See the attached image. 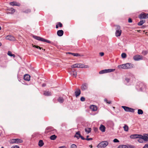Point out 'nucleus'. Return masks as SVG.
<instances>
[{"label": "nucleus", "mask_w": 148, "mask_h": 148, "mask_svg": "<svg viewBox=\"0 0 148 148\" xmlns=\"http://www.w3.org/2000/svg\"><path fill=\"white\" fill-rule=\"evenodd\" d=\"M89 137V136H86V138H84L81 135L80 132L79 131L76 132L75 136V137H76L78 139L80 138L82 140H92V138H88V137Z\"/></svg>", "instance_id": "1"}, {"label": "nucleus", "mask_w": 148, "mask_h": 148, "mask_svg": "<svg viewBox=\"0 0 148 148\" xmlns=\"http://www.w3.org/2000/svg\"><path fill=\"white\" fill-rule=\"evenodd\" d=\"M119 68H122L124 69H129L132 67V64L130 63H127L118 66Z\"/></svg>", "instance_id": "2"}, {"label": "nucleus", "mask_w": 148, "mask_h": 148, "mask_svg": "<svg viewBox=\"0 0 148 148\" xmlns=\"http://www.w3.org/2000/svg\"><path fill=\"white\" fill-rule=\"evenodd\" d=\"M72 68H89V66L88 65H84V64L81 63H76L73 64L71 66Z\"/></svg>", "instance_id": "3"}, {"label": "nucleus", "mask_w": 148, "mask_h": 148, "mask_svg": "<svg viewBox=\"0 0 148 148\" xmlns=\"http://www.w3.org/2000/svg\"><path fill=\"white\" fill-rule=\"evenodd\" d=\"M33 37L36 40H40L41 41L45 42L48 43H51V42L48 40L44 39L42 38H41L39 36H33Z\"/></svg>", "instance_id": "4"}, {"label": "nucleus", "mask_w": 148, "mask_h": 148, "mask_svg": "<svg viewBox=\"0 0 148 148\" xmlns=\"http://www.w3.org/2000/svg\"><path fill=\"white\" fill-rule=\"evenodd\" d=\"M108 144V142L107 141H102L97 145V147L98 148H104Z\"/></svg>", "instance_id": "5"}, {"label": "nucleus", "mask_w": 148, "mask_h": 148, "mask_svg": "<svg viewBox=\"0 0 148 148\" xmlns=\"http://www.w3.org/2000/svg\"><path fill=\"white\" fill-rule=\"evenodd\" d=\"M116 31L115 32V35L117 37L119 36H121L122 33V30L121 29L120 26L116 25Z\"/></svg>", "instance_id": "6"}, {"label": "nucleus", "mask_w": 148, "mask_h": 148, "mask_svg": "<svg viewBox=\"0 0 148 148\" xmlns=\"http://www.w3.org/2000/svg\"><path fill=\"white\" fill-rule=\"evenodd\" d=\"M114 69H107L103 70L100 71L99 73V74H102L105 73H110L113 72L115 71Z\"/></svg>", "instance_id": "7"}, {"label": "nucleus", "mask_w": 148, "mask_h": 148, "mask_svg": "<svg viewBox=\"0 0 148 148\" xmlns=\"http://www.w3.org/2000/svg\"><path fill=\"white\" fill-rule=\"evenodd\" d=\"M122 108L126 112H134L135 110L134 109L127 106H122Z\"/></svg>", "instance_id": "8"}, {"label": "nucleus", "mask_w": 148, "mask_h": 148, "mask_svg": "<svg viewBox=\"0 0 148 148\" xmlns=\"http://www.w3.org/2000/svg\"><path fill=\"white\" fill-rule=\"evenodd\" d=\"M133 59L135 61H138L142 60L143 59V56L141 55H137L133 57Z\"/></svg>", "instance_id": "9"}, {"label": "nucleus", "mask_w": 148, "mask_h": 148, "mask_svg": "<svg viewBox=\"0 0 148 148\" xmlns=\"http://www.w3.org/2000/svg\"><path fill=\"white\" fill-rule=\"evenodd\" d=\"M142 135L140 134H133L130 136V137L131 138L135 139L137 138H140L142 137Z\"/></svg>", "instance_id": "10"}, {"label": "nucleus", "mask_w": 148, "mask_h": 148, "mask_svg": "<svg viewBox=\"0 0 148 148\" xmlns=\"http://www.w3.org/2000/svg\"><path fill=\"white\" fill-rule=\"evenodd\" d=\"M139 18L140 19H146L148 18V13L141 14L139 16Z\"/></svg>", "instance_id": "11"}, {"label": "nucleus", "mask_w": 148, "mask_h": 148, "mask_svg": "<svg viewBox=\"0 0 148 148\" xmlns=\"http://www.w3.org/2000/svg\"><path fill=\"white\" fill-rule=\"evenodd\" d=\"M142 136V137L140 138L143 139L145 141H148V134H144Z\"/></svg>", "instance_id": "12"}, {"label": "nucleus", "mask_w": 148, "mask_h": 148, "mask_svg": "<svg viewBox=\"0 0 148 148\" xmlns=\"http://www.w3.org/2000/svg\"><path fill=\"white\" fill-rule=\"evenodd\" d=\"M6 39L11 41H14L15 40V38L14 37L12 36H7L6 37Z\"/></svg>", "instance_id": "13"}, {"label": "nucleus", "mask_w": 148, "mask_h": 148, "mask_svg": "<svg viewBox=\"0 0 148 148\" xmlns=\"http://www.w3.org/2000/svg\"><path fill=\"white\" fill-rule=\"evenodd\" d=\"M10 5L12 6H19L20 5V4L19 3L14 1L10 2Z\"/></svg>", "instance_id": "14"}, {"label": "nucleus", "mask_w": 148, "mask_h": 148, "mask_svg": "<svg viewBox=\"0 0 148 148\" xmlns=\"http://www.w3.org/2000/svg\"><path fill=\"white\" fill-rule=\"evenodd\" d=\"M81 93V91L80 89L77 88L76 89L75 94L76 97L78 96Z\"/></svg>", "instance_id": "15"}, {"label": "nucleus", "mask_w": 148, "mask_h": 148, "mask_svg": "<svg viewBox=\"0 0 148 148\" xmlns=\"http://www.w3.org/2000/svg\"><path fill=\"white\" fill-rule=\"evenodd\" d=\"M24 79L25 80L29 81L30 80V76L27 74H25L24 76Z\"/></svg>", "instance_id": "16"}, {"label": "nucleus", "mask_w": 148, "mask_h": 148, "mask_svg": "<svg viewBox=\"0 0 148 148\" xmlns=\"http://www.w3.org/2000/svg\"><path fill=\"white\" fill-rule=\"evenodd\" d=\"M64 34V32L62 30H59L57 31V34L58 36H62Z\"/></svg>", "instance_id": "17"}, {"label": "nucleus", "mask_w": 148, "mask_h": 148, "mask_svg": "<svg viewBox=\"0 0 148 148\" xmlns=\"http://www.w3.org/2000/svg\"><path fill=\"white\" fill-rule=\"evenodd\" d=\"M99 130L102 132H104L105 131L106 127L105 126L102 125H101L99 127Z\"/></svg>", "instance_id": "18"}, {"label": "nucleus", "mask_w": 148, "mask_h": 148, "mask_svg": "<svg viewBox=\"0 0 148 148\" xmlns=\"http://www.w3.org/2000/svg\"><path fill=\"white\" fill-rule=\"evenodd\" d=\"M81 88L82 90L86 89L87 88V84L86 83L83 84L81 86Z\"/></svg>", "instance_id": "19"}, {"label": "nucleus", "mask_w": 148, "mask_h": 148, "mask_svg": "<svg viewBox=\"0 0 148 148\" xmlns=\"http://www.w3.org/2000/svg\"><path fill=\"white\" fill-rule=\"evenodd\" d=\"M90 109L93 111H96L97 110V107L96 106L92 105L90 106Z\"/></svg>", "instance_id": "20"}, {"label": "nucleus", "mask_w": 148, "mask_h": 148, "mask_svg": "<svg viewBox=\"0 0 148 148\" xmlns=\"http://www.w3.org/2000/svg\"><path fill=\"white\" fill-rule=\"evenodd\" d=\"M58 101L60 103H62L64 101V99L62 97H59L57 99Z\"/></svg>", "instance_id": "21"}, {"label": "nucleus", "mask_w": 148, "mask_h": 148, "mask_svg": "<svg viewBox=\"0 0 148 148\" xmlns=\"http://www.w3.org/2000/svg\"><path fill=\"white\" fill-rule=\"evenodd\" d=\"M44 95L46 96H51V93L49 91H45L44 93Z\"/></svg>", "instance_id": "22"}, {"label": "nucleus", "mask_w": 148, "mask_h": 148, "mask_svg": "<svg viewBox=\"0 0 148 148\" xmlns=\"http://www.w3.org/2000/svg\"><path fill=\"white\" fill-rule=\"evenodd\" d=\"M69 54H71L72 55L75 56H80V54L78 53H72L70 52H68V53Z\"/></svg>", "instance_id": "23"}, {"label": "nucleus", "mask_w": 148, "mask_h": 148, "mask_svg": "<svg viewBox=\"0 0 148 148\" xmlns=\"http://www.w3.org/2000/svg\"><path fill=\"white\" fill-rule=\"evenodd\" d=\"M44 143L42 140H40L38 142V145L40 147H41L44 145Z\"/></svg>", "instance_id": "24"}, {"label": "nucleus", "mask_w": 148, "mask_h": 148, "mask_svg": "<svg viewBox=\"0 0 148 148\" xmlns=\"http://www.w3.org/2000/svg\"><path fill=\"white\" fill-rule=\"evenodd\" d=\"M145 22V20H142L138 23V25L139 26L142 25Z\"/></svg>", "instance_id": "25"}, {"label": "nucleus", "mask_w": 148, "mask_h": 148, "mask_svg": "<svg viewBox=\"0 0 148 148\" xmlns=\"http://www.w3.org/2000/svg\"><path fill=\"white\" fill-rule=\"evenodd\" d=\"M85 131L88 134L90 133L91 131V129L90 128H86L85 129Z\"/></svg>", "instance_id": "26"}, {"label": "nucleus", "mask_w": 148, "mask_h": 148, "mask_svg": "<svg viewBox=\"0 0 148 148\" xmlns=\"http://www.w3.org/2000/svg\"><path fill=\"white\" fill-rule=\"evenodd\" d=\"M57 138V136L55 135H53L50 137V139L52 140H55Z\"/></svg>", "instance_id": "27"}, {"label": "nucleus", "mask_w": 148, "mask_h": 148, "mask_svg": "<svg viewBox=\"0 0 148 148\" xmlns=\"http://www.w3.org/2000/svg\"><path fill=\"white\" fill-rule=\"evenodd\" d=\"M118 148H128V147L125 145H119Z\"/></svg>", "instance_id": "28"}, {"label": "nucleus", "mask_w": 148, "mask_h": 148, "mask_svg": "<svg viewBox=\"0 0 148 148\" xmlns=\"http://www.w3.org/2000/svg\"><path fill=\"white\" fill-rule=\"evenodd\" d=\"M123 128L125 131L127 132L128 130V127L127 125H125L123 127Z\"/></svg>", "instance_id": "29"}, {"label": "nucleus", "mask_w": 148, "mask_h": 148, "mask_svg": "<svg viewBox=\"0 0 148 148\" xmlns=\"http://www.w3.org/2000/svg\"><path fill=\"white\" fill-rule=\"evenodd\" d=\"M71 73L73 75V76H75V77H76L77 75L76 72H75L74 71H72L71 72Z\"/></svg>", "instance_id": "30"}, {"label": "nucleus", "mask_w": 148, "mask_h": 148, "mask_svg": "<svg viewBox=\"0 0 148 148\" xmlns=\"http://www.w3.org/2000/svg\"><path fill=\"white\" fill-rule=\"evenodd\" d=\"M23 142V140L19 139H16V143H21Z\"/></svg>", "instance_id": "31"}, {"label": "nucleus", "mask_w": 148, "mask_h": 148, "mask_svg": "<svg viewBox=\"0 0 148 148\" xmlns=\"http://www.w3.org/2000/svg\"><path fill=\"white\" fill-rule=\"evenodd\" d=\"M138 114H143V111L141 109H138Z\"/></svg>", "instance_id": "32"}, {"label": "nucleus", "mask_w": 148, "mask_h": 148, "mask_svg": "<svg viewBox=\"0 0 148 148\" xmlns=\"http://www.w3.org/2000/svg\"><path fill=\"white\" fill-rule=\"evenodd\" d=\"M10 143H16V139H12L10 140Z\"/></svg>", "instance_id": "33"}, {"label": "nucleus", "mask_w": 148, "mask_h": 148, "mask_svg": "<svg viewBox=\"0 0 148 148\" xmlns=\"http://www.w3.org/2000/svg\"><path fill=\"white\" fill-rule=\"evenodd\" d=\"M126 54L125 53H123L121 54V57L123 58H126Z\"/></svg>", "instance_id": "34"}, {"label": "nucleus", "mask_w": 148, "mask_h": 148, "mask_svg": "<svg viewBox=\"0 0 148 148\" xmlns=\"http://www.w3.org/2000/svg\"><path fill=\"white\" fill-rule=\"evenodd\" d=\"M147 53H148L147 51H146V50H144L142 51V53L143 55L145 56L147 54Z\"/></svg>", "instance_id": "35"}, {"label": "nucleus", "mask_w": 148, "mask_h": 148, "mask_svg": "<svg viewBox=\"0 0 148 148\" xmlns=\"http://www.w3.org/2000/svg\"><path fill=\"white\" fill-rule=\"evenodd\" d=\"M70 148H77V146L76 145L73 144L71 145Z\"/></svg>", "instance_id": "36"}, {"label": "nucleus", "mask_w": 148, "mask_h": 148, "mask_svg": "<svg viewBox=\"0 0 148 148\" xmlns=\"http://www.w3.org/2000/svg\"><path fill=\"white\" fill-rule=\"evenodd\" d=\"M104 101L105 102H106L107 103H108L109 104L111 103V101H108V100L106 99H104Z\"/></svg>", "instance_id": "37"}, {"label": "nucleus", "mask_w": 148, "mask_h": 148, "mask_svg": "<svg viewBox=\"0 0 148 148\" xmlns=\"http://www.w3.org/2000/svg\"><path fill=\"white\" fill-rule=\"evenodd\" d=\"M57 23L59 27H62V24L60 22H58Z\"/></svg>", "instance_id": "38"}, {"label": "nucleus", "mask_w": 148, "mask_h": 148, "mask_svg": "<svg viewBox=\"0 0 148 148\" xmlns=\"http://www.w3.org/2000/svg\"><path fill=\"white\" fill-rule=\"evenodd\" d=\"M10 11H11L12 13H14L15 12V10L13 8H11L10 10H9Z\"/></svg>", "instance_id": "39"}, {"label": "nucleus", "mask_w": 148, "mask_h": 148, "mask_svg": "<svg viewBox=\"0 0 148 148\" xmlns=\"http://www.w3.org/2000/svg\"><path fill=\"white\" fill-rule=\"evenodd\" d=\"M12 52L10 51H8V55L10 56H12Z\"/></svg>", "instance_id": "40"}, {"label": "nucleus", "mask_w": 148, "mask_h": 148, "mask_svg": "<svg viewBox=\"0 0 148 148\" xmlns=\"http://www.w3.org/2000/svg\"><path fill=\"white\" fill-rule=\"evenodd\" d=\"M85 98L84 97H82L80 98V100L81 101H85Z\"/></svg>", "instance_id": "41"}, {"label": "nucleus", "mask_w": 148, "mask_h": 148, "mask_svg": "<svg viewBox=\"0 0 148 148\" xmlns=\"http://www.w3.org/2000/svg\"><path fill=\"white\" fill-rule=\"evenodd\" d=\"M99 54L101 56H103L104 55V53L102 52H100L99 53Z\"/></svg>", "instance_id": "42"}, {"label": "nucleus", "mask_w": 148, "mask_h": 148, "mask_svg": "<svg viewBox=\"0 0 148 148\" xmlns=\"http://www.w3.org/2000/svg\"><path fill=\"white\" fill-rule=\"evenodd\" d=\"M113 141L115 143L119 142V141L116 138H115L114 139Z\"/></svg>", "instance_id": "43"}, {"label": "nucleus", "mask_w": 148, "mask_h": 148, "mask_svg": "<svg viewBox=\"0 0 148 148\" xmlns=\"http://www.w3.org/2000/svg\"><path fill=\"white\" fill-rule=\"evenodd\" d=\"M143 148H148V144H146Z\"/></svg>", "instance_id": "44"}, {"label": "nucleus", "mask_w": 148, "mask_h": 148, "mask_svg": "<svg viewBox=\"0 0 148 148\" xmlns=\"http://www.w3.org/2000/svg\"><path fill=\"white\" fill-rule=\"evenodd\" d=\"M125 80L127 83L129 82L130 81V79L129 78H126Z\"/></svg>", "instance_id": "45"}, {"label": "nucleus", "mask_w": 148, "mask_h": 148, "mask_svg": "<svg viewBox=\"0 0 148 148\" xmlns=\"http://www.w3.org/2000/svg\"><path fill=\"white\" fill-rule=\"evenodd\" d=\"M128 22L129 23H131L132 22V20L131 18H130L128 19Z\"/></svg>", "instance_id": "46"}, {"label": "nucleus", "mask_w": 148, "mask_h": 148, "mask_svg": "<svg viewBox=\"0 0 148 148\" xmlns=\"http://www.w3.org/2000/svg\"><path fill=\"white\" fill-rule=\"evenodd\" d=\"M11 148H19L18 146L16 145L15 146H12Z\"/></svg>", "instance_id": "47"}, {"label": "nucleus", "mask_w": 148, "mask_h": 148, "mask_svg": "<svg viewBox=\"0 0 148 148\" xmlns=\"http://www.w3.org/2000/svg\"><path fill=\"white\" fill-rule=\"evenodd\" d=\"M30 12V10L29 9L28 10H26L24 12H25L28 13V12Z\"/></svg>", "instance_id": "48"}, {"label": "nucleus", "mask_w": 148, "mask_h": 148, "mask_svg": "<svg viewBox=\"0 0 148 148\" xmlns=\"http://www.w3.org/2000/svg\"><path fill=\"white\" fill-rule=\"evenodd\" d=\"M141 138H139V139H138V141L139 142V143H142L143 142V141L142 140V139H141Z\"/></svg>", "instance_id": "49"}, {"label": "nucleus", "mask_w": 148, "mask_h": 148, "mask_svg": "<svg viewBox=\"0 0 148 148\" xmlns=\"http://www.w3.org/2000/svg\"><path fill=\"white\" fill-rule=\"evenodd\" d=\"M59 148H66L65 146H62L60 147Z\"/></svg>", "instance_id": "50"}, {"label": "nucleus", "mask_w": 148, "mask_h": 148, "mask_svg": "<svg viewBox=\"0 0 148 148\" xmlns=\"http://www.w3.org/2000/svg\"><path fill=\"white\" fill-rule=\"evenodd\" d=\"M46 86V84H43L42 85V87H45Z\"/></svg>", "instance_id": "51"}, {"label": "nucleus", "mask_w": 148, "mask_h": 148, "mask_svg": "<svg viewBox=\"0 0 148 148\" xmlns=\"http://www.w3.org/2000/svg\"><path fill=\"white\" fill-rule=\"evenodd\" d=\"M59 27L58 25L57 24V25H56V28H58Z\"/></svg>", "instance_id": "52"}, {"label": "nucleus", "mask_w": 148, "mask_h": 148, "mask_svg": "<svg viewBox=\"0 0 148 148\" xmlns=\"http://www.w3.org/2000/svg\"><path fill=\"white\" fill-rule=\"evenodd\" d=\"M97 130H98V129L97 128H96L94 129V130H95V131H97Z\"/></svg>", "instance_id": "53"}, {"label": "nucleus", "mask_w": 148, "mask_h": 148, "mask_svg": "<svg viewBox=\"0 0 148 148\" xmlns=\"http://www.w3.org/2000/svg\"><path fill=\"white\" fill-rule=\"evenodd\" d=\"M12 56H13L14 58L15 56L14 54H12Z\"/></svg>", "instance_id": "54"}, {"label": "nucleus", "mask_w": 148, "mask_h": 148, "mask_svg": "<svg viewBox=\"0 0 148 148\" xmlns=\"http://www.w3.org/2000/svg\"><path fill=\"white\" fill-rule=\"evenodd\" d=\"M130 147V148H134V146H131Z\"/></svg>", "instance_id": "55"}, {"label": "nucleus", "mask_w": 148, "mask_h": 148, "mask_svg": "<svg viewBox=\"0 0 148 148\" xmlns=\"http://www.w3.org/2000/svg\"><path fill=\"white\" fill-rule=\"evenodd\" d=\"M32 45H33V46L34 47H36V45H34L33 44H32Z\"/></svg>", "instance_id": "56"}, {"label": "nucleus", "mask_w": 148, "mask_h": 148, "mask_svg": "<svg viewBox=\"0 0 148 148\" xmlns=\"http://www.w3.org/2000/svg\"><path fill=\"white\" fill-rule=\"evenodd\" d=\"M39 47V46H38L37 45H36V48H37V49H38V48Z\"/></svg>", "instance_id": "57"}, {"label": "nucleus", "mask_w": 148, "mask_h": 148, "mask_svg": "<svg viewBox=\"0 0 148 148\" xmlns=\"http://www.w3.org/2000/svg\"><path fill=\"white\" fill-rule=\"evenodd\" d=\"M89 146L91 148H92V145H89Z\"/></svg>", "instance_id": "58"}, {"label": "nucleus", "mask_w": 148, "mask_h": 148, "mask_svg": "<svg viewBox=\"0 0 148 148\" xmlns=\"http://www.w3.org/2000/svg\"><path fill=\"white\" fill-rule=\"evenodd\" d=\"M1 45H2V44L1 42H0V46H1Z\"/></svg>", "instance_id": "59"}, {"label": "nucleus", "mask_w": 148, "mask_h": 148, "mask_svg": "<svg viewBox=\"0 0 148 148\" xmlns=\"http://www.w3.org/2000/svg\"><path fill=\"white\" fill-rule=\"evenodd\" d=\"M41 48H42L41 47H40L39 46V47L38 48V49H41Z\"/></svg>", "instance_id": "60"}, {"label": "nucleus", "mask_w": 148, "mask_h": 148, "mask_svg": "<svg viewBox=\"0 0 148 148\" xmlns=\"http://www.w3.org/2000/svg\"><path fill=\"white\" fill-rule=\"evenodd\" d=\"M42 50H44V51H45V49H42Z\"/></svg>", "instance_id": "61"}, {"label": "nucleus", "mask_w": 148, "mask_h": 148, "mask_svg": "<svg viewBox=\"0 0 148 148\" xmlns=\"http://www.w3.org/2000/svg\"><path fill=\"white\" fill-rule=\"evenodd\" d=\"M1 27L0 26V30L1 29Z\"/></svg>", "instance_id": "62"}, {"label": "nucleus", "mask_w": 148, "mask_h": 148, "mask_svg": "<svg viewBox=\"0 0 148 148\" xmlns=\"http://www.w3.org/2000/svg\"><path fill=\"white\" fill-rule=\"evenodd\" d=\"M1 148H4L3 147H2Z\"/></svg>", "instance_id": "63"}]
</instances>
